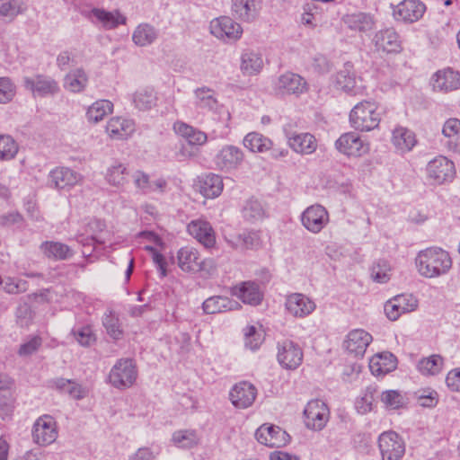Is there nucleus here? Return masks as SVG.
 Instances as JSON below:
<instances>
[{
    "label": "nucleus",
    "mask_w": 460,
    "mask_h": 460,
    "mask_svg": "<svg viewBox=\"0 0 460 460\" xmlns=\"http://www.w3.org/2000/svg\"><path fill=\"white\" fill-rule=\"evenodd\" d=\"M415 262L418 272L429 279L447 274L453 263L449 253L439 247H429L419 252Z\"/></svg>",
    "instance_id": "nucleus-1"
},
{
    "label": "nucleus",
    "mask_w": 460,
    "mask_h": 460,
    "mask_svg": "<svg viewBox=\"0 0 460 460\" xmlns=\"http://www.w3.org/2000/svg\"><path fill=\"white\" fill-rule=\"evenodd\" d=\"M381 120L377 105L375 102L364 101L350 111L349 122L352 128L359 131H370L378 127Z\"/></svg>",
    "instance_id": "nucleus-2"
},
{
    "label": "nucleus",
    "mask_w": 460,
    "mask_h": 460,
    "mask_svg": "<svg viewBox=\"0 0 460 460\" xmlns=\"http://www.w3.org/2000/svg\"><path fill=\"white\" fill-rule=\"evenodd\" d=\"M137 377V366L132 358H120L111 367L108 380L115 388L123 390L131 387Z\"/></svg>",
    "instance_id": "nucleus-3"
},
{
    "label": "nucleus",
    "mask_w": 460,
    "mask_h": 460,
    "mask_svg": "<svg viewBox=\"0 0 460 460\" xmlns=\"http://www.w3.org/2000/svg\"><path fill=\"white\" fill-rule=\"evenodd\" d=\"M377 442L382 460H402L405 455L404 440L394 431L381 433Z\"/></svg>",
    "instance_id": "nucleus-4"
},
{
    "label": "nucleus",
    "mask_w": 460,
    "mask_h": 460,
    "mask_svg": "<svg viewBox=\"0 0 460 460\" xmlns=\"http://www.w3.org/2000/svg\"><path fill=\"white\" fill-rule=\"evenodd\" d=\"M81 14L87 18L92 23L101 25L104 30H114L119 25H124L127 17L119 10L107 11L103 8H92L82 10Z\"/></svg>",
    "instance_id": "nucleus-5"
},
{
    "label": "nucleus",
    "mask_w": 460,
    "mask_h": 460,
    "mask_svg": "<svg viewBox=\"0 0 460 460\" xmlns=\"http://www.w3.org/2000/svg\"><path fill=\"white\" fill-rule=\"evenodd\" d=\"M58 428L55 419L50 415L39 417L33 424L32 439L39 446L52 444L58 438Z\"/></svg>",
    "instance_id": "nucleus-6"
},
{
    "label": "nucleus",
    "mask_w": 460,
    "mask_h": 460,
    "mask_svg": "<svg viewBox=\"0 0 460 460\" xmlns=\"http://www.w3.org/2000/svg\"><path fill=\"white\" fill-rule=\"evenodd\" d=\"M209 29L215 37L227 42L236 41L243 34L242 26L227 16L212 20Z\"/></svg>",
    "instance_id": "nucleus-7"
},
{
    "label": "nucleus",
    "mask_w": 460,
    "mask_h": 460,
    "mask_svg": "<svg viewBox=\"0 0 460 460\" xmlns=\"http://www.w3.org/2000/svg\"><path fill=\"white\" fill-rule=\"evenodd\" d=\"M303 350L300 346L290 340L278 343L277 359L279 365L286 369H296L303 361Z\"/></svg>",
    "instance_id": "nucleus-8"
},
{
    "label": "nucleus",
    "mask_w": 460,
    "mask_h": 460,
    "mask_svg": "<svg viewBox=\"0 0 460 460\" xmlns=\"http://www.w3.org/2000/svg\"><path fill=\"white\" fill-rule=\"evenodd\" d=\"M329 409L321 400L310 401L305 410V424L313 430H322L329 420Z\"/></svg>",
    "instance_id": "nucleus-9"
},
{
    "label": "nucleus",
    "mask_w": 460,
    "mask_h": 460,
    "mask_svg": "<svg viewBox=\"0 0 460 460\" xmlns=\"http://www.w3.org/2000/svg\"><path fill=\"white\" fill-rule=\"evenodd\" d=\"M336 149L347 155L360 157L369 151L368 143L365 142L355 132H347L342 134L335 142Z\"/></svg>",
    "instance_id": "nucleus-10"
},
{
    "label": "nucleus",
    "mask_w": 460,
    "mask_h": 460,
    "mask_svg": "<svg viewBox=\"0 0 460 460\" xmlns=\"http://www.w3.org/2000/svg\"><path fill=\"white\" fill-rule=\"evenodd\" d=\"M427 173L434 183L442 184L453 180L456 173L455 164L447 157L439 155L428 164Z\"/></svg>",
    "instance_id": "nucleus-11"
},
{
    "label": "nucleus",
    "mask_w": 460,
    "mask_h": 460,
    "mask_svg": "<svg viewBox=\"0 0 460 460\" xmlns=\"http://www.w3.org/2000/svg\"><path fill=\"white\" fill-rule=\"evenodd\" d=\"M259 443L269 447H281L286 446L290 439L289 435L279 426L261 425L255 432Z\"/></svg>",
    "instance_id": "nucleus-12"
},
{
    "label": "nucleus",
    "mask_w": 460,
    "mask_h": 460,
    "mask_svg": "<svg viewBox=\"0 0 460 460\" xmlns=\"http://www.w3.org/2000/svg\"><path fill=\"white\" fill-rule=\"evenodd\" d=\"M302 225L311 233H320L329 222V214L324 207L313 205L307 208L301 216Z\"/></svg>",
    "instance_id": "nucleus-13"
},
{
    "label": "nucleus",
    "mask_w": 460,
    "mask_h": 460,
    "mask_svg": "<svg viewBox=\"0 0 460 460\" xmlns=\"http://www.w3.org/2000/svg\"><path fill=\"white\" fill-rule=\"evenodd\" d=\"M177 259L178 266L186 272L205 270L207 265L214 268V261L212 260L201 261L199 252L193 247L186 246L181 248L178 252Z\"/></svg>",
    "instance_id": "nucleus-14"
},
{
    "label": "nucleus",
    "mask_w": 460,
    "mask_h": 460,
    "mask_svg": "<svg viewBox=\"0 0 460 460\" xmlns=\"http://www.w3.org/2000/svg\"><path fill=\"white\" fill-rule=\"evenodd\" d=\"M256 396V387L248 381H242L235 384L229 393V399L232 404L238 409H247L251 407Z\"/></svg>",
    "instance_id": "nucleus-15"
},
{
    "label": "nucleus",
    "mask_w": 460,
    "mask_h": 460,
    "mask_svg": "<svg viewBox=\"0 0 460 460\" xmlns=\"http://www.w3.org/2000/svg\"><path fill=\"white\" fill-rule=\"evenodd\" d=\"M23 82L25 88L31 91L35 96L46 97L48 95H54L59 92L58 82L45 75L24 77Z\"/></svg>",
    "instance_id": "nucleus-16"
},
{
    "label": "nucleus",
    "mask_w": 460,
    "mask_h": 460,
    "mask_svg": "<svg viewBox=\"0 0 460 460\" xmlns=\"http://www.w3.org/2000/svg\"><path fill=\"white\" fill-rule=\"evenodd\" d=\"M372 341L370 333L363 329H355L347 334L343 346L349 354L362 358Z\"/></svg>",
    "instance_id": "nucleus-17"
},
{
    "label": "nucleus",
    "mask_w": 460,
    "mask_h": 460,
    "mask_svg": "<svg viewBox=\"0 0 460 460\" xmlns=\"http://www.w3.org/2000/svg\"><path fill=\"white\" fill-rule=\"evenodd\" d=\"M426 11L425 4L419 0H403L394 8L397 21L412 23L419 21Z\"/></svg>",
    "instance_id": "nucleus-18"
},
{
    "label": "nucleus",
    "mask_w": 460,
    "mask_h": 460,
    "mask_svg": "<svg viewBox=\"0 0 460 460\" xmlns=\"http://www.w3.org/2000/svg\"><path fill=\"white\" fill-rule=\"evenodd\" d=\"M82 181L83 176L68 167H58L52 170L49 175L50 186L58 190H69L82 182Z\"/></svg>",
    "instance_id": "nucleus-19"
},
{
    "label": "nucleus",
    "mask_w": 460,
    "mask_h": 460,
    "mask_svg": "<svg viewBox=\"0 0 460 460\" xmlns=\"http://www.w3.org/2000/svg\"><path fill=\"white\" fill-rule=\"evenodd\" d=\"M285 306L287 311L297 318H304L315 310V303L301 293H294L287 296Z\"/></svg>",
    "instance_id": "nucleus-20"
},
{
    "label": "nucleus",
    "mask_w": 460,
    "mask_h": 460,
    "mask_svg": "<svg viewBox=\"0 0 460 460\" xmlns=\"http://www.w3.org/2000/svg\"><path fill=\"white\" fill-rule=\"evenodd\" d=\"M187 230L205 248L215 246L216 234L209 222L202 219L192 220L188 224Z\"/></svg>",
    "instance_id": "nucleus-21"
},
{
    "label": "nucleus",
    "mask_w": 460,
    "mask_h": 460,
    "mask_svg": "<svg viewBox=\"0 0 460 460\" xmlns=\"http://www.w3.org/2000/svg\"><path fill=\"white\" fill-rule=\"evenodd\" d=\"M431 84L434 91L449 93L460 88V73L452 68H445L436 72Z\"/></svg>",
    "instance_id": "nucleus-22"
},
{
    "label": "nucleus",
    "mask_w": 460,
    "mask_h": 460,
    "mask_svg": "<svg viewBox=\"0 0 460 460\" xmlns=\"http://www.w3.org/2000/svg\"><path fill=\"white\" fill-rule=\"evenodd\" d=\"M288 146L296 153L302 155L314 154L318 142L315 137L308 132L287 134Z\"/></svg>",
    "instance_id": "nucleus-23"
},
{
    "label": "nucleus",
    "mask_w": 460,
    "mask_h": 460,
    "mask_svg": "<svg viewBox=\"0 0 460 460\" xmlns=\"http://www.w3.org/2000/svg\"><path fill=\"white\" fill-rule=\"evenodd\" d=\"M49 387L61 394H66L74 400H82L87 396L88 391L74 379L56 377L49 381Z\"/></svg>",
    "instance_id": "nucleus-24"
},
{
    "label": "nucleus",
    "mask_w": 460,
    "mask_h": 460,
    "mask_svg": "<svg viewBox=\"0 0 460 460\" xmlns=\"http://www.w3.org/2000/svg\"><path fill=\"white\" fill-rule=\"evenodd\" d=\"M243 151L234 146H224L216 155L215 163L222 171L236 169L243 161Z\"/></svg>",
    "instance_id": "nucleus-25"
},
{
    "label": "nucleus",
    "mask_w": 460,
    "mask_h": 460,
    "mask_svg": "<svg viewBox=\"0 0 460 460\" xmlns=\"http://www.w3.org/2000/svg\"><path fill=\"white\" fill-rule=\"evenodd\" d=\"M373 41L376 49L384 52L399 53L402 50L400 37L392 28L377 31Z\"/></svg>",
    "instance_id": "nucleus-26"
},
{
    "label": "nucleus",
    "mask_w": 460,
    "mask_h": 460,
    "mask_svg": "<svg viewBox=\"0 0 460 460\" xmlns=\"http://www.w3.org/2000/svg\"><path fill=\"white\" fill-rule=\"evenodd\" d=\"M306 89L305 80L297 74L286 73L276 83V90L282 94H300Z\"/></svg>",
    "instance_id": "nucleus-27"
},
{
    "label": "nucleus",
    "mask_w": 460,
    "mask_h": 460,
    "mask_svg": "<svg viewBox=\"0 0 460 460\" xmlns=\"http://www.w3.org/2000/svg\"><path fill=\"white\" fill-rule=\"evenodd\" d=\"M233 294L244 304L258 305L263 299V293L259 284L254 281H246L233 288Z\"/></svg>",
    "instance_id": "nucleus-28"
},
{
    "label": "nucleus",
    "mask_w": 460,
    "mask_h": 460,
    "mask_svg": "<svg viewBox=\"0 0 460 460\" xmlns=\"http://www.w3.org/2000/svg\"><path fill=\"white\" fill-rule=\"evenodd\" d=\"M239 308H241V305L236 300L223 296L208 297L202 304V309L208 314L234 311Z\"/></svg>",
    "instance_id": "nucleus-29"
},
{
    "label": "nucleus",
    "mask_w": 460,
    "mask_h": 460,
    "mask_svg": "<svg viewBox=\"0 0 460 460\" xmlns=\"http://www.w3.org/2000/svg\"><path fill=\"white\" fill-rule=\"evenodd\" d=\"M135 131V122L127 118H111L106 125V132L113 139H124Z\"/></svg>",
    "instance_id": "nucleus-30"
},
{
    "label": "nucleus",
    "mask_w": 460,
    "mask_h": 460,
    "mask_svg": "<svg viewBox=\"0 0 460 460\" xmlns=\"http://www.w3.org/2000/svg\"><path fill=\"white\" fill-rule=\"evenodd\" d=\"M132 177L136 188L145 194L155 191L163 193L167 187V181L164 178L151 181L149 175L142 171L135 172Z\"/></svg>",
    "instance_id": "nucleus-31"
},
{
    "label": "nucleus",
    "mask_w": 460,
    "mask_h": 460,
    "mask_svg": "<svg viewBox=\"0 0 460 460\" xmlns=\"http://www.w3.org/2000/svg\"><path fill=\"white\" fill-rule=\"evenodd\" d=\"M396 358L391 353L375 355L369 361V369L374 376H385L396 368Z\"/></svg>",
    "instance_id": "nucleus-32"
},
{
    "label": "nucleus",
    "mask_w": 460,
    "mask_h": 460,
    "mask_svg": "<svg viewBox=\"0 0 460 460\" xmlns=\"http://www.w3.org/2000/svg\"><path fill=\"white\" fill-rule=\"evenodd\" d=\"M392 143L398 151L406 153L416 146L417 139L413 131L398 126L393 130Z\"/></svg>",
    "instance_id": "nucleus-33"
},
{
    "label": "nucleus",
    "mask_w": 460,
    "mask_h": 460,
    "mask_svg": "<svg viewBox=\"0 0 460 460\" xmlns=\"http://www.w3.org/2000/svg\"><path fill=\"white\" fill-rule=\"evenodd\" d=\"M128 170L126 164L115 161L111 164L105 173L106 181L116 188H124L128 183Z\"/></svg>",
    "instance_id": "nucleus-34"
},
{
    "label": "nucleus",
    "mask_w": 460,
    "mask_h": 460,
    "mask_svg": "<svg viewBox=\"0 0 460 460\" xmlns=\"http://www.w3.org/2000/svg\"><path fill=\"white\" fill-rule=\"evenodd\" d=\"M42 253L49 259L65 261L74 254L73 250L66 244L60 242L46 241L40 246Z\"/></svg>",
    "instance_id": "nucleus-35"
},
{
    "label": "nucleus",
    "mask_w": 460,
    "mask_h": 460,
    "mask_svg": "<svg viewBox=\"0 0 460 460\" xmlns=\"http://www.w3.org/2000/svg\"><path fill=\"white\" fill-rule=\"evenodd\" d=\"M200 193L206 198H216L223 190V181L217 174L208 173L199 179Z\"/></svg>",
    "instance_id": "nucleus-36"
},
{
    "label": "nucleus",
    "mask_w": 460,
    "mask_h": 460,
    "mask_svg": "<svg viewBox=\"0 0 460 460\" xmlns=\"http://www.w3.org/2000/svg\"><path fill=\"white\" fill-rule=\"evenodd\" d=\"M336 86L349 94L357 93L356 75L350 63H346L343 68L337 73Z\"/></svg>",
    "instance_id": "nucleus-37"
},
{
    "label": "nucleus",
    "mask_w": 460,
    "mask_h": 460,
    "mask_svg": "<svg viewBox=\"0 0 460 460\" xmlns=\"http://www.w3.org/2000/svg\"><path fill=\"white\" fill-rule=\"evenodd\" d=\"M173 128L175 132L185 138L190 145L202 146L208 140L206 133L194 128L186 123L177 121L174 123Z\"/></svg>",
    "instance_id": "nucleus-38"
},
{
    "label": "nucleus",
    "mask_w": 460,
    "mask_h": 460,
    "mask_svg": "<svg viewBox=\"0 0 460 460\" xmlns=\"http://www.w3.org/2000/svg\"><path fill=\"white\" fill-rule=\"evenodd\" d=\"M241 71L245 75H255L263 67L261 55L253 50H245L241 57Z\"/></svg>",
    "instance_id": "nucleus-39"
},
{
    "label": "nucleus",
    "mask_w": 460,
    "mask_h": 460,
    "mask_svg": "<svg viewBox=\"0 0 460 460\" xmlns=\"http://www.w3.org/2000/svg\"><path fill=\"white\" fill-rule=\"evenodd\" d=\"M343 22L350 30L359 32L371 31L375 24L373 17L365 13L347 14Z\"/></svg>",
    "instance_id": "nucleus-40"
},
{
    "label": "nucleus",
    "mask_w": 460,
    "mask_h": 460,
    "mask_svg": "<svg viewBox=\"0 0 460 460\" xmlns=\"http://www.w3.org/2000/svg\"><path fill=\"white\" fill-rule=\"evenodd\" d=\"M157 95L151 87L137 90L133 94V103L139 111H149L156 106Z\"/></svg>",
    "instance_id": "nucleus-41"
},
{
    "label": "nucleus",
    "mask_w": 460,
    "mask_h": 460,
    "mask_svg": "<svg viewBox=\"0 0 460 460\" xmlns=\"http://www.w3.org/2000/svg\"><path fill=\"white\" fill-rule=\"evenodd\" d=\"M158 36L157 31L148 23L139 24L132 35L133 42L140 47L152 44Z\"/></svg>",
    "instance_id": "nucleus-42"
},
{
    "label": "nucleus",
    "mask_w": 460,
    "mask_h": 460,
    "mask_svg": "<svg viewBox=\"0 0 460 460\" xmlns=\"http://www.w3.org/2000/svg\"><path fill=\"white\" fill-rule=\"evenodd\" d=\"M13 381L5 374H0V409L6 414H10L13 411V398L11 389Z\"/></svg>",
    "instance_id": "nucleus-43"
},
{
    "label": "nucleus",
    "mask_w": 460,
    "mask_h": 460,
    "mask_svg": "<svg viewBox=\"0 0 460 460\" xmlns=\"http://www.w3.org/2000/svg\"><path fill=\"white\" fill-rule=\"evenodd\" d=\"M243 146L252 152L263 153L272 147V141L258 132H251L244 137Z\"/></svg>",
    "instance_id": "nucleus-44"
},
{
    "label": "nucleus",
    "mask_w": 460,
    "mask_h": 460,
    "mask_svg": "<svg viewBox=\"0 0 460 460\" xmlns=\"http://www.w3.org/2000/svg\"><path fill=\"white\" fill-rule=\"evenodd\" d=\"M113 111V103L108 100H98L87 110L86 117L91 122L97 123Z\"/></svg>",
    "instance_id": "nucleus-45"
},
{
    "label": "nucleus",
    "mask_w": 460,
    "mask_h": 460,
    "mask_svg": "<svg viewBox=\"0 0 460 460\" xmlns=\"http://www.w3.org/2000/svg\"><path fill=\"white\" fill-rule=\"evenodd\" d=\"M380 401L387 411L399 410L407 404V398L398 390H386L380 395Z\"/></svg>",
    "instance_id": "nucleus-46"
},
{
    "label": "nucleus",
    "mask_w": 460,
    "mask_h": 460,
    "mask_svg": "<svg viewBox=\"0 0 460 460\" xmlns=\"http://www.w3.org/2000/svg\"><path fill=\"white\" fill-rule=\"evenodd\" d=\"M88 82L85 72L81 69H75L68 73L65 77V87L73 93H80L84 90Z\"/></svg>",
    "instance_id": "nucleus-47"
},
{
    "label": "nucleus",
    "mask_w": 460,
    "mask_h": 460,
    "mask_svg": "<svg viewBox=\"0 0 460 460\" xmlns=\"http://www.w3.org/2000/svg\"><path fill=\"white\" fill-rule=\"evenodd\" d=\"M196 107L201 110L213 111L217 107V100L214 90L208 87L198 88L195 92Z\"/></svg>",
    "instance_id": "nucleus-48"
},
{
    "label": "nucleus",
    "mask_w": 460,
    "mask_h": 460,
    "mask_svg": "<svg viewBox=\"0 0 460 460\" xmlns=\"http://www.w3.org/2000/svg\"><path fill=\"white\" fill-rule=\"evenodd\" d=\"M443 363V358L435 354L420 359L417 368L423 376H435L442 370Z\"/></svg>",
    "instance_id": "nucleus-49"
},
{
    "label": "nucleus",
    "mask_w": 460,
    "mask_h": 460,
    "mask_svg": "<svg viewBox=\"0 0 460 460\" xmlns=\"http://www.w3.org/2000/svg\"><path fill=\"white\" fill-rule=\"evenodd\" d=\"M232 9L235 15L243 21H252L257 15L254 0H232Z\"/></svg>",
    "instance_id": "nucleus-50"
},
{
    "label": "nucleus",
    "mask_w": 460,
    "mask_h": 460,
    "mask_svg": "<svg viewBox=\"0 0 460 460\" xmlns=\"http://www.w3.org/2000/svg\"><path fill=\"white\" fill-rule=\"evenodd\" d=\"M102 324L111 338L113 340H119L123 336V330L119 322L118 314L109 310L104 314L102 318Z\"/></svg>",
    "instance_id": "nucleus-51"
},
{
    "label": "nucleus",
    "mask_w": 460,
    "mask_h": 460,
    "mask_svg": "<svg viewBox=\"0 0 460 460\" xmlns=\"http://www.w3.org/2000/svg\"><path fill=\"white\" fill-rule=\"evenodd\" d=\"M371 278L377 283H386L391 278V267L386 260L376 261L371 269Z\"/></svg>",
    "instance_id": "nucleus-52"
},
{
    "label": "nucleus",
    "mask_w": 460,
    "mask_h": 460,
    "mask_svg": "<svg viewBox=\"0 0 460 460\" xmlns=\"http://www.w3.org/2000/svg\"><path fill=\"white\" fill-rule=\"evenodd\" d=\"M19 150L18 144L9 135H0V161H10Z\"/></svg>",
    "instance_id": "nucleus-53"
},
{
    "label": "nucleus",
    "mask_w": 460,
    "mask_h": 460,
    "mask_svg": "<svg viewBox=\"0 0 460 460\" xmlns=\"http://www.w3.org/2000/svg\"><path fill=\"white\" fill-rule=\"evenodd\" d=\"M243 217L251 222L261 220L265 216L261 203L257 199H249L243 208Z\"/></svg>",
    "instance_id": "nucleus-54"
},
{
    "label": "nucleus",
    "mask_w": 460,
    "mask_h": 460,
    "mask_svg": "<svg viewBox=\"0 0 460 460\" xmlns=\"http://www.w3.org/2000/svg\"><path fill=\"white\" fill-rule=\"evenodd\" d=\"M173 443L182 448H190L198 443V436L194 430H179L172 435Z\"/></svg>",
    "instance_id": "nucleus-55"
},
{
    "label": "nucleus",
    "mask_w": 460,
    "mask_h": 460,
    "mask_svg": "<svg viewBox=\"0 0 460 460\" xmlns=\"http://www.w3.org/2000/svg\"><path fill=\"white\" fill-rule=\"evenodd\" d=\"M376 392V388L370 385L367 387L364 395L356 401L355 407L358 413L366 414L373 410L374 394Z\"/></svg>",
    "instance_id": "nucleus-56"
},
{
    "label": "nucleus",
    "mask_w": 460,
    "mask_h": 460,
    "mask_svg": "<svg viewBox=\"0 0 460 460\" xmlns=\"http://www.w3.org/2000/svg\"><path fill=\"white\" fill-rule=\"evenodd\" d=\"M25 7L22 3L18 0H0L1 16L14 18L23 13Z\"/></svg>",
    "instance_id": "nucleus-57"
},
{
    "label": "nucleus",
    "mask_w": 460,
    "mask_h": 460,
    "mask_svg": "<svg viewBox=\"0 0 460 460\" xmlns=\"http://www.w3.org/2000/svg\"><path fill=\"white\" fill-rule=\"evenodd\" d=\"M2 289L8 294H20L27 291L28 282L23 279H16L11 277H4L3 279Z\"/></svg>",
    "instance_id": "nucleus-58"
},
{
    "label": "nucleus",
    "mask_w": 460,
    "mask_h": 460,
    "mask_svg": "<svg viewBox=\"0 0 460 460\" xmlns=\"http://www.w3.org/2000/svg\"><path fill=\"white\" fill-rule=\"evenodd\" d=\"M72 334L76 341L84 347L90 346L95 341L92 328L88 325L74 328Z\"/></svg>",
    "instance_id": "nucleus-59"
},
{
    "label": "nucleus",
    "mask_w": 460,
    "mask_h": 460,
    "mask_svg": "<svg viewBox=\"0 0 460 460\" xmlns=\"http://www.w3.org/2000/svg\"><path fill=\"white\" fill-rule=\"evenodd\" d=\"M401 312L405 314L413 312L418 307V299L411 294H402L394 297Z\"/></svg>",
    "instance_id": "nucleus-60"
},
{
    "label": "nucleus",
    "mask_w": 460,
    "mask_h": 460,
    "mask_svg": "<svg viewBox=\"0 0 460 460\" xmlns=\"http://www.w3.org/2000/svg\"><path fill=\"white\" fill-rule=\"evenodd\" d=\"M106 227L104 221L97 218L90 219L89 222L84 226L83 233L86 235L91 236L92 238L96 239L98 243H102L103 242L100 240L98 234L102 233Z\"/></svg>",
    "instance_id": "nucleus-61"
},
{
    "label": "nucleus",
    "mask_w": 460,
    "mask_h": 460,
    "mask_svg": "<svg viewBox=\"0 0 460 460\" xmlns=\"http://www.w3.org/2000/svg\"><path fill=\"white\" fill-rule=\"evenodd\" d=\"M14 85L6 77H0V103L10 102L14 96Z\"/></svg>",
    "instance_id": "nucleus-62"
},
{
    "label": "nucleus",
    "mask_w": 460,
    "mask_h": 460,
    "mask_svg": "<svg viewBox=\"0 0 460 460\" xmlns=\"http://www.w3.org/2000/svg\"><path fill=\"white\" fill-rule=\"evenodd\" d=\"M145 249L150 253L154 263L160 271L161 276L165 277L167 274V262L164 256L153 246L146 245Z\"/></svg>",
    "instance_id": "nucleus-63"
},
{
    "label": "nucleus",
    "mask_w": 460,
    "mask_h": 460,
    "mask_svg": "<svg viewBox=\"0 0 460 460\" xmlns=\"http://www.w3.org/2000/svg\"><path fill=\"white\" fill-rule=\"evenodd\" d=\"M42 340L40 336H33L20 346L18 354L22 357L30 356L39 349Z\"/></svg>",
    "instance_id": "nucleus-64"
}]
</instances>
